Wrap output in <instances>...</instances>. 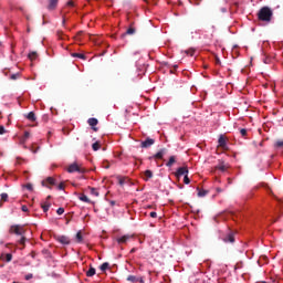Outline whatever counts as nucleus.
Segmentation results:
<instances>
[{
	"label": "nucleus",
	"instance_id": "43",
	"mask_svg": "<svg viewBox=\"0 0 283 283\" xmlns=\"http://www.w3.org/2000/svg\"><path fill=\"white\" fill-rule=\"evenodd\" d=\"M21 211H23V213H28V206H21Z\"/></svg>",
	"mask_w": 283,
	"mask_h": 283
},
{
	"label": "nucleus",
	"instance_id": "48",
	"mask_svg": "<svg viewBox=\"0 0 283 283\" xmlns=\"http://www.w3.org/2000/svg\"><path fill=\"white\" fill-rule=\"evenodd\" d=\"M15 165H21V158H17Z\"/></svg>",
	"mask_w": 283,
	"mask_h": 283
},
{
	"label": "nucleus",
	"instance_id": "53",
	"mask_svg": "<svg viewBox=\"0 0 283 283\" xmlns=\"http://www.w3.org/2000/svg\"><path fill=\"white\" fill-rule=\"evenodd\" d=\"M62 25H65V18H63L62 20Z\"/></svg>",
	"mask_w": 283,
	"mask_h": 283
},
{
	"label": "nucleus",
	"instance_id": "35",
	"mask_svg": "<svg viewBox=\"0 0 283 283\" xmlns=\"http://www.w3.org/2000/svg\"><path fill=\"white\" fill-rule=\"evenodd\" d=\"M186 54L188 56H193V54H196V51L193 49H190V50L186 51Z\"/></svg>",
	"mask_w": 283,
	"mask_h": 283
},
{
	"label": "nucleus",
	"instance_id": "23",
	"mask_svg": "<svg viewBox=\"0 0 283 283\" xmlns=\"http://www.w3.org/2000/svg\"><path fill=\"white\" fill-rule=\"evenodd\" d=\"M127 34H129V35L136 34V29H135L134 27H129V28L126 30V32L124 33V36L127 35Z\"/></svg>",
	"mask_w": 283,
	"mask_h": 283
},
{
	"label": "nucleus",
	"instance_id": "16",
	"mask_svg": "<svg viewBox=\"0 0 283 283\" xmlns=\"http://www.w3.org/2000/svg\"><path fill=\"white\" fill-rule=\"evenodd\" d=\"M25 118H28V120H31V123L36 122V115L34 114V112H30L29 114H27Z\"/></svg>",
	"mask_w": 283,
	"mask_h": 283
},
{
	"label": "nucleus",
	"instance_id": "60",
	"mask_svg": "<svg viewBox=\"0 0 283 283\" xmlns=\"http://www.w3.org/2000/svg\"><path fill=\"white\" fill-rule=\"evenodd\" d=\"M2 43L0 42V48H1Z\"/></svg>",
	"mask_w": 283,
	"mask_h": 283
},
{
	"label": "nucleus",
	"instance_id": "28",
	"mask_svg": "<svg viewBox=\"0 0 283 283\" xmlns=\"http://www.w3.org/2000/svg\"><path fill=\"white\" fill-rule=\"evenodd\" d=\"M21 77V73H14L10 76V80L11 81H17V78H20Z\"/></svg>",
	"mask_w": 283,
	"mask_h": 283
},
{
	"label": "nucleus",
	"instance_id": "56",
	"mask_svg": "<svg viewBox=\"0 0 283 283\" xmlns=\"http://www.w3.org/2000/svg\"><path fill=\"white\" fill-rule=\"evenodd\" d=\"M130 253H135V249H132V250H130Z\"/></svg>",
	"mask_w": 283,
	"mask_h": 283
},
{
	"label": "nucleus",
	"instance_id": "44",
	"mask_svg": "<svg viewBox=\"0 0 283 283\" xmlns=\"http://www.w3.org/2000/svg\"><path fill=\"white\" fill-rule=\"evenodd\" d=\"M66 6H69V8H74V1L70 0Z\"/></svg>",
	"mask_w": 283,
	"mask_h": 283
},
{
	"label": "nucleus",
	"instance_id": "31",
	"mask_svg": "<svg viewBox=\"0 0 283 283\" xmlns=\"http://www.w3.org/2000/svg\"><path fill=\"white\" fill-rule=\"evenodd\" d=\"M99 269H101L102 272H106L107 269H108V263H107V262L102 263V265L99 266Z\"/></svg>",
	"mask_w": 283,
	"mask_h": 283
},
{
	"label": "nucleus",
	"instance_id": "30",
	"mask_svg": "<svg viewBox=\"0 0 283 283\" xmlns=\"http://www.w3.org/2000/svg\"><path fill=\"white\" fill-rule=\"evenodd\" d=\"M76 241H77V243L83 242V234L81 233V231H78L76 234Z\"/></svg>",
	"mask_w": 283,
	"mask_h": 283
},
{
	"label": "nucleus",
	"instance_id": "17",
	"mask_svg": "<svg viewBox=\"0 0 283 283\" xmlns=\"http://www.w3.org/2000/svg\"><path fill=\"white\" fill-rule=\"evenodd\" d=\"M0 207H3V202H8V193H6V192H2L1 195H0Z\"/></svg>",
	"mask_w": 283,
	"mask_h": 283
},
{
	"label": "nucleus",
	"instance_id": "59",
	"mask_svg": "<svg viewBox=\"0 0 283 283\" xmlns=\"http://www.w3.org/2000/svg\"><path fill=\"white\" fill-rule=\"evenodd\" d=\"M217 191H219V192H220V191H222V189L218 188V189H217Z\"/></svg>",
	"mask_w": 283,
	"mask_h": 283
},
{
	"label": "nucleus",
	"instance_id": "25",
	"mask_svg": "<svg viewBox=\"0 0 283 283\" xmlns=\"http://www.w3.org/2000/svg\"><path fill=\"white\" fill-rule=\"evenodd\" d=\"M92 149H93V151H98L101 149V143L99 142H95L92 145Z\"/></svg>",
	"mask_w": 283,
	"mask_h": 283
},
{
	"label": "nucleus",
	"instance_id": "47",
	"mask_svg": "<svg viewBox=\"0 0 283 283\" xmlns=\"http://www.w3.org/2000/svg\"><path fill=\"white\" fill-rule=\"evenodd\" d=\"M32 279V274H27L25 276H24V280H27V281H30Z\"/></svg>",
	"mask_w": 283,
	"mask_h": 283
},
{
	"label": "nucleus",
	"instance_id": "36",
	"mask_svg": "<svg viewBox=\"0 0 283 283\" xmlns=\"http://www.w3.org/2000/svg\"><path fill=\"white\" fill-rule=\"evenodd\" d=\"M81 36H83V31H78L76 36H75V41H81Z\"/></svg>",
	"mask_w": 283,
	"mask_h": 283
},
{
	"label": "nucleus",
	"instance_id": "41",
	"mask_svg": "<svg viewBox=\"0 0 283 283\" xmlns=\"http://www.w3.org/2000/svg\"><path fill=\"white\" fill-rule=\"evenodd\" d=\"M25 189H28V191H32L34 188H33L32 184H27Z\"/></svg>",
	"mask_w": 283,
	"mask_h": 283
},
{
	"label": "nucleus",
	"instance_id": "6",
	"mask_svg": "<svg viewBox=\"0 0 283 283\" xmlns=\"http://www.w3.org/2000/svg\"><path fill=\"white\" fill-rule=\"evenodd\" d=\"M134 238V235L132 234H126L119 238H116V242L117 244H126L127 242H129V240H132Z\"/></svg>",
	"mask_w": 283,
	"mask_h": 283
},
{
	"label": "nucleus",
	"instance_id": "20",
	"mask_svg": "<svg viewBox=\"0 0 283 283\" xmlns=\"http://www.w3.org/2000/svg\"><path fill=\"white\" fill-rule=\"evenodd\" d=\"M176 163V156H170L168 163H166V167H174Z\"/></svg>",
	"mask_w": 283,
	"mask_h": 283
},
{
	"label": "nucleus",
	"instance_id": "3",
	"mask_svg": "<svg viewBox=\"0 0 283 283\" xmlns=\"http://www.w3.org/2000/svg\"><path fill=\"white\" fill-rule=\"evenodd\" d=\"M67 171L69 174H74L75 171H77V174H85V169L81 168L76 163L71 164L67 168Z\"/></svg>",
	"mask_w": 283,
	"mask_h": 283
},
{
	"label": "nucleus",
	"instance_id": "40",
	"mask_svg": "<svg viewBox=\"0 0 283 283\" xmlns=\"http://www.w3.org/2000/svg\"><path fill=\"white\" fill-rule=\"evenodd\" d=\"M12 261V254L8 253L6 254V262H11Z\"/></svg>",
	"mask_w": 283,
	"mask_h": 283
},
{
	"label": "nucleus",
	"instance_id": "39",
	"mask_svg": "<svg viewBox=\"0 0 283 283\" xmlns=\"http://www.w3.org/2000/svg\"><path fill=\"white\" fill-rule=\"evenodd\" d=\"M57 189L60 191H63V189H65V184L64 182H60L59 186H57Z\"/></svg>",
	"mask_w": 283,
	"mask_h": 283
},
{
	"label": "nucleus",
	"instance_id": "1",
	"mask_svg": "<svg viewBox=\"0 0 283 283\" xmlns=\"http://www.w3.org/2000/svg\"><path fill=\"white\" fill-rule=\"evenodd\" d=\"M259 21H265L269 23L273 19V11L269 7H263L258 13Z\"/></svg>",
	"mask_w": 283,
	"mask_h": 283
},
{
	"label": "nucleus",
	"instance_id": "58",
	"mask_svg": "<svg viewBox=\"0 0 283 283\" xmlns=\"http://www.w3.org/2000/svg\"><path fill=\"white\" fill-rule=\"evenodd\" d=\"M146 3H149L150 0H144Z\"/></svg>",
	"mask_w": 283,
	"mask_h": 283
},
{
	"label": "nucleus",
	"instance_id": "45",
	"mask_svg": "<svg viewBox=\"0 0 283 283\" xmlns=\"http://www.w3.org/2000/svg\"><path fill=\"white\" fill-rule=\"evenodd\" d=\"M240 134H241V136H247V128H242V129L240 130Z\"/></svg>",
	"mask_w": 283,
	"mask_h": 283
},
{
	"label": "nucleus",
	"instance_id": "14",
	"mask_svg": "<svg viewBox=\"0 0 283 283\" xmlns=\"http://www.w3.org/2000/svg\"><path fill=\"white\" fill-rule=\"evenodd\" d=\"M223 242L226 243H234V234L228 233L226 237H223Z\"/></svg>",
	"mask_w": 283,
	"mask_h": 283
},
{
	"label": "nucleus",
	"instance_id": "38",
	"mask_svg": "<svg viewBox=\"0 0 283 283\" xmlns=\"http://www.w3.org/2000/svg\"><path fill=\"white\" fill-rule=\"evenodd\" d=\"M184 182H185V185H189V182H191L188 175H185Z\"/></svg>",
	"mask_w": 283,
	"mask_h": 283
},
{
	"label": "nucleus",
	"instance_id": "24",
	"mask_svg": "<svg viewBox=\"0 0 283 283\" xmlns=\"http://www.w3.org/2000/svg\"><path fill=\"white\" fill-rule=\"evenodd\" d=\"M274 147L276 149H283V139H279L275 142Z\"/></svg>",
	"mask_w": 283,
	"mask_h": 283
},
{
	"label": "nucleus",
	"instance_id": "12",
	"mask_svg": "<svg viewBox=\"0 0 283 283\" xmlns=\"http://www.w3.org/2000/svg\"><path fill=\"white\" fill-rule=\"evenodd\" d=\"M218 143H219L218 147H221L222 149H227V137H224V135H220Z\"/></svg>",
	"mask_w": 283,
	"mask_h": 283
},
{
	"label": "nucleus",
	"instance_id": "33",
	"mask_svg": "<svg viewBox=\"0 0 283 283\" xmlns=\"http://www.w3.org/2000/svg\"><path fill=\"white\" fill-rule=\"evenodd\" d=\"M28 138H30V132L25 130L24 137L22 138V143H25V140H28Z\"/></svg>",
	"mask_w": 283,
	"mask_h": 283
},
{
	"label": "nucleus",
	"instance_id": "9",
	"mask_svg": "<svg viewBox=\"0 0 283 283\" xmlns=\"http://www.w3.org/2000/svg\"><path fill=\"white\" fill-rule=\"evenodd\" d=\"M189 169L187 167H179L175 172L176 178H180V176H188Z\"/></svg>",
	"mask_w": 283,
	"mask_h": 283
},
{
	"label": "nucleus",
	"instance_id": "22",
	"mask_svg": "<svg viewBox=\"0 0 283 283\" xmlns=\"http://www.w3.org/2000/svg\"><path fill=\"white\" fill-rule=\"evenodd\" d=\"M36 56H39V54L34 51L28 54V59H30V61H36Z\"/></svg>",
	"mask_w": 283,
	"mask_h": 283
},
{
	"label": "nucleus",
	"instance_id": "46",
	"mask_svg": "<svg viewBox=\"0 0 283 283\" xmlns=\"http://www.w3.org/2000/svg\"><path fill=\"white\" fill-rule=\"evenodd\" d=\"M56 213H65V208H59V209L56 210Z\"/></svg>",
	"mask_w": 283,
	"mask_h": 283
},
{
	"label": "nucleus",
	"instance_id": "15",
	"mask_svg": "<svg viewBox=\"0 0 283 283\" xmlns=\"http://www.w3.org/2000/svg\"><path fill=\"white\" fill-rule=\"evenodd\" d=\"M165 154H167V149H161L159 150L157 154H155L154 158L158 159V160H163V156H165Z\"/></svg>",
	"mask_w": 283,
	"mask_h": 283
},
{
	"label": "nucleus",
	"instance_id": "11",
	"mask_svg": "<svg viewBox=\"0 0 283 283\" xmlns=\"http://www.w3.org/2000/svg\"><path fill=\"white\" fill-rule=\"evenodd\" d=\"M214 169H218L219 171H227L229 169V164H224L223 160H219V165H217Z\"/></svg>",
	"mask_w": 283,
	"mask_h": 283
},
{
	"label": "nucleus",
	"instance_id": "49",
	"mask_svg": "<svg viewBox=\"0 0 283 283\" xmlns=\"http://www.w3.org/2000/svg\"><path fill=\"white\" fill-rule=\"evenodd\" d=\"M92 193H95V196H98V192H96V189L92 188Z\"/></svg>",
	"mask_w": 283,
	"mask_h": 283
},
{
	"label": "nucleus",
	"instance_id": "61",
	"mask_svg": "<svg viewBox=\"0 0 283 283\" xmlns=\"http://www.w3.org/2000/svg\"><path fill=\"white\" fill-rule=\"evenodd\" d=\"M150 213H156V212L151 211Z\"/></svg>",
	"mask_w": 283,
	"mask_h": 283
},
{
	"label": "nucleus",
	"instance_id": "42",
	"mask_svg": "<svg viewBox=\"0 0 283 283\" xmlns=\"http://www.w3.org/2000/svg\"><path fill=\"white\" fill-rule=\"evenodd\" d=\"M6 134V127L0 126V136H3Z\"/></svg>",
	"mask_w": 283,
	"mask_h": 283
},
{
	"label": "nucleus",
	"instance_id": "50",
	"mask_svg": "<svg viewBox=\"0 0 283 283\" xmlns=\"http://www.w3.org/2000/svg\"><path fill=\"white\" fill-rule=\"evenodd\" d=\"M136 282L145 283V281L143 280V277H139L138 281H136Z\"/></svg>",
	"mask_w": 283,
	"mask_h": 283
},
{
	"label": "nucleus",
	"instance_id": "37",
	"mask_svg": "<svg viewBox=\"0 0 283 283\" xmlns=\"http://www.w3.org/2000/svg\"><path fill=\"white\" fill-rule=\"evenodd\" d=\"M149 216H150V218H153V219H158V220H161V219H163V216H159V217H158L157 213H151V214H149Z\"/></svg>",
	"mask_w": 283,
	"mask_h": 283
},
{
	"label": "nucleus",
	"instance_id": "5",
	"mask_svg": "<svg viewBox=\"0 0 283 283\" xmlns=\"http://www.w3.org/2000/svg\"><path fill=\"white\" fill-rule=\"evenodd\" d=\"M56 8H59V0H48L46 10H49V12H54Z\"/></svg>",
	"mask_w": 283,
	"mask_h": 283
},
{
	"label": "nucleus",
	"instance_id": "21",
	"mask_svg": "<svg viewBox=\"0 0 283 283\" xmlns=\"http://www.w3.org/2000/svg\"><path fill=\"white\" fill-rule=\"evenodd\" d=\"M144 176V180H149V178H154V172H151V170H146Z\"/></svg>",
	"mask_w": 283,
	"mask_h": 283
},
{
	"label": "nucleus",
	"instance_id": "51",
	"mask_svg": "<svg viewBox=\"0 0 283 283\" xmlns=\"http://www.w3.org/2000/svg\"><path fill=\"white\" fill-rule=\"evenodd\" d=\"M216 63H217V65H220V59H216Z\"/></svg>",
	"mask_w": 283,
	"mask_h": 283
},
{
	"label": "nucleus",
	"instance_id": "32",
	"mask_svg": "<svg viewBox=\"0 0 283 283\" xmlns=\"http://www.w3.org/2000/svg\"><path fill=\"white\" fill-rule=\"evenodd\" d=\"M80 200H82V202H90V198L86 195H81Z\"/></svg>",
	"mask_w": 283,
	"mask_h": 283
},
{
	"label": "nucleus",
	"instance_id": "55",
	"mask_svg": "<svg viewBox=\"0 0 283 283\" xmlns=\"http://www.w3.org/2000/svg\"><path fill=\"white\" fill-rule=\"evenodd\" d=\"M88 39H90V41H92V34H88Z\"/></svg>",
	"mask_w": 283,
	"mask_h": 283
},
{
	"label": "nucleus",
	"instance_id": "52",
	"mask_svg": "<svg viewBox=\"0 0 283 283\" xmlns=\"http://www.w3.org/2000/svg\"><path fill=\"white\" fill-rule=\"evenodd\" d=\"M61 34H63V32H57V35L60 36V39H63V38L61 36Z\"/></svg>",
	"mask_w": 283,
	"mask_h": 283
},
{
	"label": "nucleus",
	"instance_id": "26",
	"mask_svg": "<svg viewBox=\"0 0 283 283\" xmlns=\"http://www.w3.org/2000/svg\"><path fill=\"white\" fill-rule=\"evenodd\" d=\"M125 182H129V179H127L125 177H119L118 178V185H120V187H123V185H125Z\"/></svg>",
	"mask_w": 283,
	"mask_h": 283
},
{
	"label": "nucleus",
	"instance_id": "57",
	"mask_svg": "<svg viewBox=\"0 0 283 283\" xmlns=\"http://www.w3.org/2000/svg\"><path fill=\"white\" fill-rule=\"evenodd\" d=\"M31 256H32V258H34V256H35V253H34V252H32Z\"/></svg>",
	"mask_w": 283,
	"mask_h": 283
},
{
	"label": "nucleus",
	"instance_id": "19",
	"mask_svg": "<svg viewBox=\"0 0 283 283\" xmlns=\"http://www.w3.org/2000/svg\"><path fill=\"white\" fill-rule=\"evenodd\" d=\"M71 56H73L74 59H82L83 61L87 59V56H85V54L83 53H72Z\"/></svg>",
	"mask_w": 283,
	"mask_h": 283
},
{
	"label": "nucleus",
	"instance_id": "2",
	"mask_svg": "<svg viewBox=\"0 0 283 283\" xmlns=\"http://www.w3.org/2000/svg\"><path fill=\"white\" fill-rule=\"evenodd\" d=\"M9 233L15 234L19 237H23V235H25V228H23V226H19V224L11 226V228H9Z\"/></svg>",
	"mask_w": 283,
	"mask_h": 283
},
{
	"label": "nucleus",
	"instance_id": "13",
	"mask_svg": "<svg viewBox=\"0 0 283 283\" xmlns=\"http://www.w3.org/2000/svg\"><path fill=\"white\" fill-rule=\"evenodd\" d=\"M55 240H57L60 244H65V245L70 244V239L69 237H65V235H60L55 238Z\"/></svg>",
	"mask_w": 283,
	"mask_h": 283
},
{
	"label": "nucleus",
	"instance_id": "54",
	"mask_svg": "<svg viewBox=\"0 0 283 283\" xmlns=\"http://www.w3.org/2000/svg\"><path fill=\"white\" fill-rule=\"evenodd\" d=\"M19 10H20L21 12H23V7H20Z\"/></svg>",
	"mask_w": 283,
	"mask_h": 283
},
{
	"label": "nucleus",
	"instance_id": "29",
	"mask_svg": "<svg viewBox=\"0 0 283 283\" xmlns=\"http://www.w3.org/2000/svg\"><path fill=\"white\" fill-rule=\"evenodd\" d=\"M207 193H209V191H207V190H199L198 191L199 198H205V196H207Z\"/></svg>",
	"mask_w": 283,
	"mask_h": 283
},
{
	"label": "nucleus",
	"instance_id": "18",
	"mask_svg": "<svg viewBox=\"0 0 283 283\" xmlns=\"http://www.w3.org/2000/svg\"><path fill=\"white\" fill-rule=\"evenodd\" d=\"M96 274V270L93 266H90L88 271H86V277H93Z\"/></svg>",
	"mask_w": 283,
	"mask_h": 283
},
{
	"label": "nucleus",
	"instance_id": "7",
	"mask_svg": "<svg viewBox=\"0 0 283 283\" xmlns=\"http://www.w3.org/2000/svg\"><path fill=\"white\" fill-rule=\"evenodd\" d=\"M50 198H52V196H48L45 201H42L41 207L42 210L44 211V213H48V211H50V207H52V203H50Z\"/></svg>",
	"mask_w": 283,
	"mask_h": 283
},
{
	"label": "nucleus",
	"instance_id": "27",
	"mask_svg": "<svg viewBox=\"0 0 283 283\" xmlns=\"http://www.w3.org/2000/svg\"><path fill=\"white\" fill-rule=\"evenodd\" d=\"M139 277L135 276V275H128L127 276V281L128 282H138Z\"/></svg>",
	"mask_w": 283,
	"mask_h": 283
},
{
	"label": "nucleus",
	"instance_id": "8",
	"mask_svg": "<svg viewBox=\"0 0 283 283\" xmlns=\"http://www.w3.org/2000/svg\"><path fill=\"white\" fill-rule=\"evenodd\" d=\"M154 143H156V140L148 137L144 142H142L140 147L143 149H149V147H151V145H154Z\"/></svg>",
	"mask_w": 283,
	"mask_h": 283
},
{
	"label": "nucleus",
	"instance_id": "34",
	"mask_svg": "<svg viewBox=\"0 0 283 283\" xmlns=\"http://www.w3.org/2000/svg\"><path fill=\"white\" fill-rule=\"evenodd\" d=\"M25 242H27V238L25 237H23V235H21V239L19 240V244H21V245H25Z\"/></svg>",
	"mask_w": 283,
	"mask_h": 283
},
{
	"label": "nucleus",
	"instance_id": "4",
	"mask_svg": "<svg viewBox=\"0 0 283 283\" xmlns=\"http://www.w3.org/2000/svg\"><path fill=\"white\" fill-rule=\"evenodd\" d=\"M42 187H46L48 189H52V187H56V179L53 177H48L42 181Z\"/></svg>",
	"mask_w": 283,
	"mask_h": 283
},
{
	"label": "nucleus",
	"instance_id": "10",
	"mask_svg": "<svg viewBox=\"0 0 283 283\" xmlns=\"http://www.w3.org/2000/svg\"><path fill=\"white\" fill-rule=\"evenodd\" d=\"M87 123L90 125V127H92L93 132H98V127H96V125H98V119L91 117L87 119Z\"/></svg>",
	"mask_w": 283,
	"mask_h": 283
}]
</instances>
